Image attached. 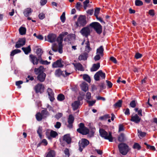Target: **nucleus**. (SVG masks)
Wrapping results in <instances>:
<instances>
[{"instance_id":"obj_6","label":"nucleus","mask_w":157,"mask_h":157,"mask_svg":"<svg viewBox=\"0 0 157 157\" xmlns=\"http://www.w3.org/2000/svg\"><path fill=\"white\" fill-rule=\"evenodd\" d=\"M90 27L89 25L83 27L80 31L79 33L82 35L85 36L86 38H88V36L90 35L91 31L90 29Z\"/></svg>"},{"instance_id":"obj_51","label":"nucleus","mask_w":157,"mask_h":157,"mask_svg":"<svg viewBox=\"0 0 157 157\" xmlns=\"http://www.w3.org/2000/svg\"><path fill=\"white\" fill-rule=\"evenodd\" d=\"M82 7V5H81V2H78L76 3L75 6V8L77 10H80L81 7Z\"/></svg>"},{"instance_id":"obj_49","label":"nucleus","mask_w":157,"mask_h":157,"mask_svg":"<svg viewBox=\"0 0 157 157\" xmlns=\"http://www.w3.org/2000/svg\"><path fill=\"white\" fill-rule=\"evenodd\" d=\"M94 78L95 80L96 81H99L100 79V76L99 75L98 71L97 72L94 76Z\"/></svg>"},{"instance_id":"obj_23","label":"nucleus","mask_w":157,"mask_h":157,"mask_svg":"<svg viewBox=\"0 0 157 157\" xmlns=\"http://www.w3.org/2000/svg\"><path fill=\"white\" fill-rule=\"evenodd\" d=\"M100 67V63H98L96 64H94L92 67L90 69L91 71H95L98 70Z\"/></svg>"},{"instance_id":"obj_10","label":"nucleus","mask_w":157,"mask_h":157,"mask_svg":"<svg viewBox=\"0 0 157 157\" xmlns=\"http://www.w3.org/2000/svg\"><path fill=\"white\" fill-rule=\"evenodd\" d=\"M68 34L67 32H62L56 38V40L58 43V45L62 44L63 37Z\"/></svg>"},{"instance_id":"obj_48","label":"nucleus","mask_w":157,"mask_h":157,"mask_svg":"<svg viewBox=\"0 0 157 157\" xmlns=\"http://www.w3.org/2000/svg\"><path fill=\"white\" fill-rule=\"evenodd\" d=\"M138 133L139 134V136L142 137H145L146 134V133L145 132H142L141 131L139 130V129L138 130Z\"/></svg>"},{"instance_id":"obj_42","label":"nucleus","mask_w":157,"mask_h":157,"mask_svg":"<svg viewBox=\"0 0 157 157\" xmlns=\"http://www.w3.org/2000/svg\"><path fill=\"white\" fill-rule=\"evenodd\" d=\"M83 79L89 82H90L91 81L90 78V76L87 75L85 74L83 75Z\"/></svg>"},{"instance_id":"obj_4","label":"nucleus","mask_w":157,"mask_h":157,"mask_svg":"<svg viewBox=\"0 0 157 157\" xmlns=\"http://www.w3.org/2000/svg\"><path fill=\"white\" fill-rule=\"evenodd\" d=\"M90 27L94 29L98 34H101L102 32V27L98 22H93L89 24Z\"/></svg>"},{"instance_id":"obj_54","label":"nucleus","mask_w":157,"mask_h":157,"mask_svg":"<svg viewBox=\"0 0 157 157\" xmlns=\"http://www.w3.org/2000/svg\"><path fill=\"white\" fill-rule=\"evenodd\" d=\"M62 44L58 45V52L62 54L63 52Z\"/></svg>"},{"instance_id":"obj_24","label":"nucleus","mask_w":157,"mask_h":157,"mask_svg":"<svg viewBox=\"0 0 157 157\" xmlns=\"http://www.w3.org/2000/svg\"><path fill=\"white\" fill-rule=\"evenodd\" d=\"M58 135V134L56 132L52 130L50 132V136H48L47 138L48 139L50 140L51 139V137L55 138Z\"/></svg>"},{"instance_id":"obj_16","label":"nucleus","mask_w":157,"mask_h":157,"mask_svg":"<svg viewBox=\"0 0 157 157\" xmlns=\"http://www.w3.org/2000/svg\"><path fill=\"white\" fill-rule=\"evenodd\" d=\"M141 118L139 117L137 114H135L133 116H132L130 119V121L133 122L135 123L138 124L140 123Z\"/></svg>"},{"instance_id":"obj_61","label":"nucleus","mask_w":157,"mask_h":157,"mask_svg":"<svg viewBox=\"0 0 157 157\" xmlns=\"http://www.w3.org/2000/svg\"><path fill=\"white\" fill-rule=\"evenodd\" d=\"M67 38L69 41H70L71 40V39L72 37H74V35L73 34H70L69 35H67Z\"/></svg>"},{"instance_id":"obj_35","label":"nucleus","mask_w":157,"mask_h":157,"mask_svg":"<svg viewBox=\"0 0 157 157\" xmlns=\"http://www.w3.org/2000/svg\"><path fill=\"white\" fill-rule=\"evenodd\" d=\"M21 52V51L19 49H16L13 50L11 52L10 56H11V58L12 59H13V57H12V56H14L15 54Z\"/></svg>"},{"instance_id":"obj_30","label":"nucleus","mask_w":157,"mask_h":157,"mask_svg":"<svg viewBox=\"0 0 157 157\" xmlns=\"http://www.w3.org/2000/svg\"><path fill=\"white\" fill-rule=\"evenodd\" d=\"M81 86L82 90L85 92H86L88 90V84L86 82L82 83Z\"/></svg>"},{"instance_id":"obj_5","label":"nucleus","mask_w":157,"mask_h":157,"mask_svg":"<svg viewBox=\"0 0 157 157\" xmlns=\"http://www.w3.org/2000/svg\"><path fill=\"white\" fill-rule=\"evenodd\" d=\"M86 17L83 15H80L76 22V25L78 27H84L87 24Z\"/></svg>"},{"instance_id":"obj_36","label":"nucleus","mask_w":157,"mask_h":157,"mask_svg":"<svg viewBox=\"0 0 157 157\" xmlns=\"http://www.w3.org/2000/svg\"><path fill=\"white\" fill-rule=\"evenodd\" d=\"M55 155V151L54 150H51L48 152L46 157H54Z\"/></svg>"},{"instance_id":"obj_14","label":"nucleus","mask_w":157,"mask_h":157,"mask_svg":"<svg viewBox=\"0 0 157 157\" xmlns=\"http://www.w3.org/2000/svg\"><path fill=\"white\" fill-rule=\"evenodd\" d=\"M29 58L30 61L33 65H37L38 63L39 59L38 57L36 56L31 54L29 55Z\"/></svg>"},{"instance_id":"obj_34","label":"nucleus","mask_w":157,"mask_h":157,"mask_svg":"<svg viewBox=\"0 0 157 157\" xmlns=\"http://www.w3.org/2000/svg\"><path fill=\"white\" fill-rule=\"evenodd\" d=\"M26 29L24 27H21L19 29V33L21 35L25 34L26 33Z\"/></svg>"},{"instance_id":"obj_29","label":"nucleus","mask_w":157,"mask_h":157,"mask_svg":"<svg viewBox=\"0 0 157 157\" xmlns=\"http://www.w3.org/2000/svg\"><path fill=\"white\" fill-rule=\"evenodd\" d=\"M22 50L24 51L25 54H28L31 52V48L30 45H29L27 47H23L22 48Z\"/></svg>"},{"instance_id":"obj_57","label":"nucleus","mask_w":157,"mask_h":157,"mask_svg":"<svg viewBox=\"0 0 157 157\" xmlns=\"http://www.w3.org/2000/svg\"><path fill=\"white\" fill-rule=\"evenodd\" d=\"M61 125V124L60 122H57L56 124L55 125L54 127L56 128L59 129L60 128Z\"/></svg>"},{"instance_id":"obj_17","label":"nucleus","mask_w":157,"mask_h":157,"mask_svg":"<svg viewBox=\"0 0 157 157\" xmlns=\"http://www.w3.org/2000/svg\"><path fill=\"white\" fill-rule=\"evenodd\" d=\"M46 75L45 73H40L38 75L37 77V79L40 82H43L45 80Z\"/></svg>"},{"instance_id":"obj_15","label":"nucleus","mask_w":157,"mask_h":157,"mask_svg":"<svg viewBox=\"0 0 157 157\" xmlns=\"http://www.w3.org/2000/svg\"><path fill=\"white\" fill-rule=\"evenodd\" d=\"M47 92L50 101L52 102L55 99L54 94L52 89L49 88H48L47 90Z\"/></svg>"},{"instance_id":"obj_13","label":"nucleus","mask_w":157,"mask_h":157,"mask_svg":"<svg viewBox=\"0 0 157 157\" xmlns=\"http://www.w3.org/2000/svg\"><path fill=\"white\" fill-rule=\"evenodd\" d=\"M74 117L72 114H70L68 118L67 122L68 123L67 127L70 129L72 128L73 124L74 121Z\"/></svg>"},{"instance_id":"obj_26","label":"nucleus","mask_w":157,"mask_h":157,"mask_svg":"<svg viewBox=\"0 0 157 157\" xmlns=\"http://www.w3.org/2000/svg\"><path fill=\"white\" fill-rule=\"evenodd\" d=\"M104 50L103 46H101L98 48H97L96 51V54H99L101 56H103V52Z\"/></svg>"},{"instance_id":"obj_20","label":"nucleus","mask_w":157,"mask_h":157,"mask_svg":"<svg viewBox=\"0 0 157 157\" xmlns=\"http://www.w3.org/2000/svg\"><path fill=\"white\" fill-rule=\"evenodd\" d=\"M63 140L65 141L68 144H70L71 142V139L69 134L65 135L63 136Z\"/></svg>"},{"instance_id":"obj_59","label":"nucleus","mask_w":157,"mask_h":157,"mask_svg":"<svg viewBox=\"0 0 157 157\" xmlns=\"http://www.w3.org/2000/svg\"><path fill=\"white\" fill-rule=\"evenodd\" d=\"M130 106L132 108H134L136 106V102L135 100L132 101L130 103Z\"/></svg>"},{"instance_id":"obj_32","label":"nucleus","mask_w":157,"mask_h":157,"mask_svg":"<svg viewBox=\"0 0 157 157\" xmlns=\"http://www.w3.org/2000/svg\"><path fill=\"white\" fill-rule=\"evenodd\" d=\"M41 113L43 117V118H46L49 115V113L47 110L46 109L42 110Z\"/></svg>"},{"instance_id":"obj_22","label":"nucleus","mask_w":157,"mask_h":157,"mask_svg":"<svg viewBox=\"0 0 157 157\" xmlns=\"http://www.w3.org/2000/svg\"><path fill=\"white\" fill-rule=\"evenodd\" d=\"M118 140L120 142H124L127 140V138L124 133H121L118 137Z\"/></svg>"},{"instance_id":"obj_40","label":"nucleus","mask_w":157,"mask_h":157,"mask_svg":"<svg viewBox=\"0 0 157 157\" xmlns=\"http://www.w3.org/2000/svg\"><path fill=\"white\" fill-rule=\"evenodd\" d=\"M75 66L76 68L79 71H83L84 70L82 65L80 63H77Z\"/></svg>"},{"instance_id":"obj_47","label":"nucleus","mask_w":157,"mask_h":157,"mask_svg":"<svg viewBox=\"0 0 157 157\" xmlns=\"http://www.w3.org/2000/svg\"><path fill=\"white\" fill-rule=\"evenodd\" d=\"M100 8H96L95 9L94 15L96 17V18H98V16L100 12Z\"/></svg>"},{"instance_id":"obj_52","label":"nucleus","mask_w":157,"mask_h":157,"mask_svg":"<svg viewBox=\"0 0 157 157\" xmlns=\"http://www.w3.org/2000/svg\"><path fill=\"white\" fill-rule=\"evenodd\" d=\"M90 2L89 0H86L83 2V7L85 10H86L88 6L87 4Z\"/></svg>"},{"instance_id":"obj_3","label":"nucleus","mask_w":157,"mask_h":157,"mask_svg":"<svg viewBox=\"0 0 157 157\" xmlns=\"http://www.w3.org/2000/svg\"><path fill=\"white\" fill-rule=\"evenodd\" d=\"M78 126L79 128L77 129V131L78 132L82 135H86L89 133V129L85 126L84 123H80L78 125Z\"/></svg>"},{"instance_id":"obj_56","label":"nucleus","mask_w":157,"mask_h":157,"mask_svg":"<svg viewBox=\"0 0 157 157\" xmlns=\"http://www.w3.org/2000/svg\"><path fill=\"white\" fill-rule=\"evenodd\" d=\"M142 56V55L139 52L136 53L135 54V57L136 59L141 58Z\"/></svg>"},{"instance_id":"obj_28","label":"nucleus","mask_w":157,"mask_h":157,"mask_svg":"<svg viewBox=\"0 0 157 157\" xmlns=\"http://www.w3.org/2000/svg\"><path fill=\"white\" fill-rule=\"evenodd\" d=\"M43 53V51L42 49L38 48L36 51V53L37 55V57L39 59H41L42 55Z\"/></svg>"},{"instance_id":"obj_25","label":"nucleus","mask_w":157,"mask_h":157,"mask_svg":"<svg viewBox=\"0 0 157 157\" xmlns=\"http://www.w3.org/2000/svg\"><path fill=\"white\" fill-rule=\"evenodd\" d=\"M80 105V102L79 101H75L72 104V106L74 110H77Z\"/></svg>"},{"instance_id":"obj_38","label":"nucleus","mask_w":157,"mask_h":157,"mask_svg":"<svg viewBox=\"0 0 157 157\" xmlns=\"http://www.w3.org/2000/svg\"><path fill=\"white\" fill-rule=\"evenodd\" d=\"M39 62L40 64L43 65H48L50 63V62H48L47 60H43L42 58L41 59H39Z\"/></svg>"},{"instance_id":"obj_45","label":"nucleus","mask_w":157,"mask_h":157,"mask_svg":"<svg viewBox=\"0 0 157 157\" xmlns=\"http://www.w3.org/2000/svg\"><path fill=\"white\" fill-rule=\"evenodd\" d=\"M135 4L136 6H140L143 5V3L142 1L140 0H136Z\"/></svg>"},{"instance_id":"obj_39","label":"nucleus","mask_w":157,"mask_h":157,"mask_svg":"<svg viewBox=\"0 0 157 157\" xmlns=\"http://www.w3.org/2000/svg\"><path fill=\"white\" fill-rule=\"evenodd\" d=\"M110 117V116L109 114H106L99 117V119L101 120H106L107 119Z\"/></svg>"},{"instance_id":"obj_43","label":"nucleus","mask_w":157,"mask_h":157,"mask_svg":"<svg viewBox=\"0 0 157 157\" xmlns=\"http://www.w3.org/2000/svg\"><path fill=\"white\" fill-rule=\"evenodd\" d=\"M37 132L40 138L41 139L42 138V128L41 127H39L37 130Z\"/></svg>"},{"instance_id":"obj_58","label":"nucleus","mask_w":157,"mask_h":157,"mask_svg":"<svg viewBox=\"0 0 157 157\" xmlns=\"http://www.w3.org/2000/svg\"><path fill=\"white\" fill-rule=\"evenodd\" d=\"M99 86L100 87V89L103 90L105 88L104 82H101L99 84Z\"/></svg>"},{"instance_id":"obj_18","label":"nucleus","mask_w":157,"mask_h":157,"mask_svg":"<svg viewBox=\"0 0 157 157\" xmlns=\"http://www.w3.org/2000/svg\"><path fill=\"white\" fill-rule=\"evenodd\" d=\"M44 68L43 66H40L39 67L35 68L34 69V72L35 74L36 75H38L40 73H44Z\"/></svg>"},{"instance_id":"obj_62","label":"nucleus","mask_w":157,"mask_h":157,"mask_svg":"<svg viewBox=\"0 0 157 157\" xmlns=\"http://www.w3.org/2000/svg\"><path fill=\"white\" fill-rule=\"evenodd\" d=\"M23 82L22 81H19L16 82V85L18 86V87L20 88L21 86L20 85L23 83Z\"/></svg>"},{"instance_id":"obj_11","label":"nucleus","mask_w":157,"mask_h":157,"mask_svg":"<svg viewBox=\"0 0 157 157\" xmlns=\"http://www.w3.org/2000/svg\"><path fill=\"white\" fill-rule=\"evenodd\" d=\"M57 37L56 35L53 33L49 34L48 36V40H47L46 36H45V40H48L50 43H53L56 41Z\"/></svg>"},{"instance_id":"obj_46","label":"nucleus","mask_w":157,"mask_h":157,"mask_svg":"<svg viewBox=\"0 0 157 157\" xmlns=\"http://www.w3.org/2000/svg\"><path fill=\"white\" fill-rule=\"evenodd\" d=\"M99 72V75L100 77L101 78V79H105V74L104 73H103L102 70H99L98 71Z\"/></svg>"},{"instance_id":"obj_41","label":"nucleus","mask_w":157,"mask_h":157,"mask_svg":"<svg viewBox=\"0 0 157 157\" xmlns=\"http://www.w3.org/2000/svg\"><path fill=\"white\" fill-rule=\"evenodd\" d=\"M57 100L60 101H62L65 99V96L63 94H59L57 97Z\"/></svg>"},{"instance_id":"obj_19","label":"nucleus","mask_w":157,"mask_h":157,"mask_svg":"<svg viewBox=\"0 0 157 157\" xmlns=\"http://www.w3.org/2000/svg\"><path fill=\"white\" fill-rule=\"evenodd\" d=\"M88 53L87 52H85L81 54L78 57V59L79 60H86L88 57Z\"/></svg>"},{"instance_id":"obj_21","label":"nucleus","mask_w":157,"mask_h":157,"mask_svg":"<svg viewBox=\"0 0 157 157\" xmlns=\"http://www.w3.org/2000/svg\"><path fill=\"white\" fill-rule=\"evenodd\" d=\"M33 11V10L31 8H27L24 10L23 14L25 17H28L31 14Z\"/></svg>"},{"instance_id":"obj_60","label":"nucleus","mask_w":157,"mask_h":157,"mask_svg":"<svg viewBox=\"0 0 157 157\" xmlns=\"http://www.w3.org/2000/svg\"><path fill=\"white\" fill-rule=\"evenodd\" d=\"M110 60L114 63L116 64L117 63V61L116 59L113 56H111L110 58Z\"/></svg>"},{"instance_id":"obj_12","label":"nucleus","mask_w":157,"mask_h":157,"mask_svg":"<svg viewBox=\"0 0 157 157\" xmlns=\"http://www.w3.org/2000/svg\"><path fill=\"white\" fill-rule=\"evenodd\" d=\"M26 42L25 38H19L15 45L16 48H19L25 45Z\"/></svg>"},{"instance_id":"obj_31","label":"nucleus","mask_w":157,"mask_h":157,"mask_svg":"<svg viewBox=\"0 0 157 157\" xmlns=\"http://www.w3.org/2000/svg\"><path fill=\"white\" fill-rule=\"evenodd\" d=\"M86 46L85 47V51L89 53L92 50L91 48L90 47V43L89 40H88L86 43Z\"/></svg>"},{"instance_id":"obj_50","label":"nucleus","mask_w":157,"mask_h":157,"mask_svg":"<svg viewBox=\"0 0 157 157\" xmlns=\"http://www.w3.org/2000/svg\"><path fill=\"white\" fill-rule=\"evenodd\" d=\"M65 12H63L62 15H61V16L60 17V18L61 21L63 23H64L65 22V20L66 18H65Z\"/></svg>"},{"instance_id":"obj_27","label":"nucleus","mask_w":157,"mask_h":157,"mask_svg":"<svg viewBox=\"0 0 157 157\" xmlns=\"http://www.w3.org/2000/svg\"><path fill=\"white\" fill-rule=\"evenodd\" d=\"M63 71H62L60 69H58L56 70L55 72V75L56 77H59L61 75L65 76L64 74H63Z\"/></svg>"},{"instance_id":"obj_9","label":"nucleus","mask_w":157,"mask_h":157,"mask_svg":"<svg viewBox=\"0 0 157 157\" xmlns=\"http://www.w3.org/2000/svg\"><path fill=\"white\" fill-rule=\"evenodd\" d=\"M44 87L42 84L38 83L36 85L34 88L36 93L38 94V93H42L44 91Z\"/></svg>"},{"instance_id":"obj_63","label":"nucleus","mask_w":157,"mask_h":157,"mask_svg":"<svg viewBox=\"0 0 157 157\" xmlns=\"http://www.w3.org/2000/svg\"><path fill=\"white\" fill-rule=\"evenodd\" d=\"M87 102L89 103V106H92L95 103L96 101L94 100V101H90L87 100Z\"/></svg>"},{"instance_id":"obj_53","label":"nucleus","mask_w":157,"mask_h":157,"mask_svg":"<svg viewBox=\"0 0 157 157\" xmlns=\"http://www.w3.org/2000/svg\"><path fill=\"white\" fill-rule=\"evenodd\" d=\"M64 153L66 157H69L70 156L69 150L68 148H66L64 150Z\"/></svg>"},{"instance_id":"obj_33","label":"nucleus","mask_w":157,"mask_h":157,"mask_svg":"<svg viewBox=\"0 0 157 157\" xmlns=\"http://www.w3.org/2000/svg\"><path fill=\"white\" fill-rule=\"evenodd\" d=\"M36 118L38 121H40L42 120L43 117L42 114L40 112L37 113L36 115Z\"/></svg>"},{"instance_id":"obj_37","label":"nucleus","mask_w":157,"mask_h":157,"mask_svg":"<svg viewBox=\"0 0 157 157\" xmlns=\"http://www.w3.org/2000/svg\"><path fill=\"white\" fill-rule=\"evenodd\" d=\"M122 100H119L114 105V106L115 108H120L122 106Z\"/></svg>"},{"instance_id":"obj_44","label":"nucleus","mask_w":157,"mask_h":157,"mask_svg":"<svg viewBox=\"0 0 157 157\" xmlns=\"http://www.w3.org/2000/svg\"><path fill=\"white\" fill-rule=\"evenodd\" d=\"M134 149H136L138 150H140L141 148V146L138 143H134L133 147Z\"/></svg>"},{"instance_id":"obj_55","label":"nucleus","mask_w":157,"mask_h":157,"mask_svg":"<svg viewBox=\"0 0 157 157\" xmlns=\"http://www.w3.org/2000/svg\"><path fill=\"white\" fill-rule=\"evenodd\" d=\"M62 116L63 113H58L55 116V117L57 120H59L60 118L62 117Z\"/></svg>"},{"instance_id":"obj_8","label":"nucleus","mask_w":157,"mask_h":157,"mask_svg":"<svg viewBox=\"0 0 157 157\" xmlns=\"http://www.w3.org/2000/svg\"><path fill=\"white\" fill-rule=\"evenodd\" d=\"M63 63L64 62L62 60V59H59L52 63V67L53 68H62L64 66L63 64Z\"/></svg>"},{"instance_id":"obj_2","label":"nucleus","mask_w":157,"mask_h":157,"mask_svg":"<svg viewBox=\"0 0 157 157\" xmlns=\"http://www.w3.org/2000/svg\"><path fill=\"white\" fill-rule=\"evenodd\" d=\"M100 136L105 139L108 140L109 142L113 141V138L112 135V132H109V134L105 130L101 128L99 130Z\"/></svg>"},{"instance_id":"obj_1","label":"nucleus","mask_w":157,"mask_h":157,"mask_svg":"<svg viewBox=\"0 0 157 157\" xmlns=\"http://www.w3.org/2000/svg\"><path fill=\"white\" fill-rule=\"evenodd\" d=\"M118 148L120 153L122 155H126L130 150L129 146L126 144L121 143L118 145Z\"/></svg>"},{"instance_id":"obj_64","label":"nucleus","mask_w":157,"mask_h":157,"mask_svg":"<svg viewBox=\"0 0 157 157\" xmlns=\"http://www.w3.org/2000/svg\"><path fill=\"white\" fill-rule=\"evenodd\" d=\"M38 17L40 19L42 20L45 18V15L43 13H41L39 14Z\"/></svg>"},{"instance_id":"obj_7","label":"nucleus","mask_w":157,"mask_h":157,"mask_svg":"<svg viewBox=\"0 0 157 157\" xmlns=\"http://www.w3.org/2000/svg\"><path fill=\"white\" fill-rule=\"evenodd\" d=\"M89 144V141L87 139L84 138L82 139L81 142H79V150L82 152L83 149Z\"/></svg>"}]
</instances>
